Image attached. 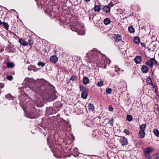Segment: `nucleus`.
<instances>
[{
	"mask_svg": "<svg viewBox=\"0 0 159 159\" xmlns=\"http://www.w3.org/2000/svg\"><path fill=\"white\" fill-rule=\"evenodd\" d=\"M101 53L96 49H93L90 51L88 53H87L86 57L88 58V61L91 63V62H96L99 59Z\"/></svg>",
	"mask_w": 159,
	"mask_h": 159,
	"instance_id": "nucleus-1",
	"label": "nucleus"
},
{
	"mask_svg": "<svg viewBox=\"0 0 159 159\" xmlns=\"http://www.w3.org/2000/svg\"><path fill=\"white\" fill-rule=\"evenodd\" d=\"M82 26V25L78 23L77 24L75 28H71V29L72 31H75L77 32L78 34L83 35L85 33L84 31L81 30Z\"/></svg>",
	"mask_w": 159,
	"mask_h": 159,
	"instance_id": "nucleus-2",
	"label": "nucleus"
},
{
	"mask_svg": "<svg viewBox=\"0 0 159 159\" xmlns=\"http://www.w3.org/2000/svg\"><path fill=\"white\" fill-rule=\"evenodd\" d=\"M145 64L150 67H152L153 65H157V61L154 59L152 58H150L148 61H147Z\"/></svg>",
	"mask_w": 159,
	"mask_h": 159,
	"instance_id": "nucleus-3",
	"label": "nucleus"
},
{
	"mask_svg": "<svg viewBox=\"0 0 159 159\" xmlns=\"http://www.w3.org/2000/svg\"><path fill=\"white\" fill-rule=\"evenodd\" d=\"M27 116L30 119H34L39 117L37 112L35 111L34 110L33 111L30 112L28 114Z\"/></svg>",
	"mask_w": 159,
	"mask_h": 159,
	"instance_id": "nucleus-4",
	"label": "nucleus"
},
{
	"mask_svg": "<svg viewBox=\"0 0 159 159\" xmlns=\"http://www.w3.org/2000/svg\"><path fill=\"white\" fill-rule=\"evenodd\" d=\"M154 150V149L150 147L146 148L144 150V152L146 156L149 159H150L149 157H150V153Z\"/></svg>",
	"mask_w": 159,
	"mask_h": 159,
	"instance_id": "nucleus-5",
	"label": "nucleus"
},
{
	"mask_svg": "<svg viewBox=\"0 0 159 159\" xmlns=\"http://www.w3.org/2000/svg\"><path fill=\"white\" fill-rule=\"evenodd\" d=\"M40 89L42 91H44L46 93H50V88L49 86L45 85H42L40 87Z\"/></svg>",
	"mask_w": 159,
	"mask_h": 159,
	"instance_id": "nucleus-6",
	"label": "nucleus"
},
{
	"mask_svg": "<svg viewBox=\"0 0 159 159\" xmlns=\"http://www.w3.org/2000/svg\"><path fill=\"white\" fill-rule=\"evenodd\" d=\"M120 142L122 146H124L128 144V142L127 139L124 137H122L120 139Z\"/></svg>",
	"mask_w": 159,
	"mask_h": 159,
	"instance_id": "nucleus-7",
	"label": "nucleus"
},
{
	"mask_svg": "<svg viewBox=\"0 0 159 159\" xmlns=\"http://www.w3.org/2000/svg\"><path fill=\"white\" fill-rule=\"evenodd\" d=\"M114 39H115V42L117 43L120 41L122 40V37L119 34H115L114 35Z\"/></svg>",
	"mask_w": 159,
	"mask_h": 159,
	"instance_id": "nucleus-8",
	"label": "nucleus"
},
{
	"mask_svg": "<svg viewBox=\"0 0 159 159\" xmlns=\"http://www.w3.org/2000/svg\"><path fill=\"white\" fill-rule=\"evenodd\" d=\"M127 85L125 83H120L119 84V88L121 90H125L126 89Z\"/></svg>",
	"mask_w": 159,
	"mask_h": 159,
	"instance_id": "nucleus-9",
	"label": "nucleus"
},
{
	"mask_svg": "<svg viewBox=\"0 0 159 159\" xmlns=\"http://www.w3.org/2000/svg\"><path fill=\"white\" fill-rule=\"evenodd\" d=\"M50 61L53 63H56L58 61V58L56 55L51 56L50 57Z\"/></svg>",
	"mask_w": 159,
	"mask_h": 159,
	"instance_id": "nucleus-10",
	"label": "nucleus"
},
{
	"mask_svg": "<svg viewBox=\"0 0 159 159\" xmlns=\"http://www.w3.org/2000/svg\"><path fill=\"white\" fill-rule=\"evenodd\" d=\"M134 61L136 64L140 63L141 61V57L140 56H136Z\"/></svg>",
	"mask_w": 159,
	"mask_h": 159,
	"instance_id": "nucleus-11",
	"label": "nucleus"
},
{
	"mask_svg": "<svg viewBox=\"0 0 159 159\" xmlns=\"http://www.w3.org/2000/svg\"><path fill=\"white\" fill-rule=\"evenodd\" d=\"M88 95V91H84L81 92V97L84 99H85L87 98Z\"/></svg>",
	"mask_w": 159,
	"mask_h": 159,
	"instance_id": "nucleus-12",
	"label": "nucleus"
},
{
	"mask_svg": "<svg viewBox=\"0 0 159 159\" xmlns=\"http://www.w3.org/2000/svg\"><path fill=\"white\" fill-rule=\"evenodd\" d=\"M19 42L21 45L23 46H27L28 44V43L26 41L22 39H20L19 40Z\"/></svg>",
	"mask_w": 159,
	"mask_h": 159,
	"instance_id": "nucleus-13",
	"label": "nucleus"
},
{
	"mask_svg": "<svg viewBox=\"0 0 159 159\" xmlns=\"http://www.w3.org/2000/svg\"><path fill=\"white\" fill-rule=\"evenodd\" d=\"M141 70L143 73H147L148 71V67L145 65L142 66Z\"/></svg>",
	"mask_w": 159,
	"mask_h": 159,
	"instance_id": "nucleus-14",
	"label": "nucleus"
},
{
	"mask_svg": "<svg viewBox=\"0 0 159 159\" xmlns=\"http://www.w3.org/2000/svg\"><path fill=\"white\" fill-rule=\"evenodd\" d=\"M104 12L107 13L110 11V7L108 6H105L102 9Z\"/></svg>",
	"mask_w": 159,
	"mask_h": 159,
	"instance_id": "nucleus-15",
	"label": "nucleus"
},
{
	"mask_svg": "<svg viewBox=\"0 0 159 159\" xmlns=\"http://www.w3.org/2000/svg\"><path fill=\"white\" fill-rule=\"evenodd\" d=\"M83 82L85 85H86L89 83V80L87 77H84L83 78Z\"/></svg>",
	"mask_w": 159,
	"mask_h": 159,
	"instance_id": "nucleus-16",
	"label": "nucleus"
},
{
	"mask_svg": "<svg viewBox=\"0 0 159 159\" xmlns=\"http://www.w3.org/2000/svg\"><path fill=\"white\" fill-rule=\"evenodd\" d=\"M139 136L140 138H143L144 137L145 135V133L144 131L140 130L139 132Z\"/></svg>",
	"mask_w": 159,
	"mask_h": 159,
	"instance_id": "nucleus-17",
	"label": "nucleus"
},
{
	"mask_svg": "<svg viewBox=\"0 0 159 159\" xmlns=\"http://www.w3.org/2000/svg\"><path fill=\"white\" fill-rule=\"evenodd\" d=\"M94 11L96 12H98L101 10V7L99 5H95L94 8Z\"/></svg>",
	"mask_w": 159,
	"mask_h": 159,
	"instance_id": "nucleus-18",
	"label": "nucleus"
},
{
	"mask_svg": "<svg viewBox=\"0 0 159 159\" xmlns=\"http://www.w3.org/2000/svg\"><path fill=\"white\" fill-rule=\"evenodd\" d=\"M103 22L105 25H107L110 23L111 20L110 19L107 18L104 19Z\"/></svg>",
	"mask_w": 159,
	"mask_h": 159,
	"instance_id": "nucleus-19",
	"label": "nucleus"
},
{
	"mask_svg": "<svg viewBox=\"0 0 159 159\" xmlns=\"http://www.w3.org/2000/svg\"><path fill=\"white\" fill-rule=\"evenodd\" d=\"M89 109L90 110L93 111L94 110V106L93 104H89L88 106Z\"/></svg>",
	"mask_w": 159,
	"mask_h": 159,
	"instance_id": "nucleus-20",
	"label": "nucleus"
},
{
	"mask_svg": "<svg viewBox=\"0 0 159 159\" xmlns=\"http://www.w3.org/2000/svg\"><path fill=\"white\" fill-rule=\"evenodd\" d=\"M14 66V65L11 62H9L7 63V66L8 68H12Z\"/></svg>",
	"mask_w": 159,
	"mask_h": 159,
	"instance_id": "nucleus-21",
	"label": "nucleus"
},
{
	"mask_svg": "<svg viewBox=\"0 0 159 159\" xmlns=\"http://www.w3.org/2000/svg\"><path fill=\"white\" fill-rule=\"evenodd\" d=\"M3 27L5 28L6 30H8L9 28V25L8 24L5 22H3L2 24Z\"/></svg>",
	"mask_w": 159,
	"mask_h": 159,
	"instance_id": "nucleus-22",
	"label": "nucleus"
},
{
	"mask_svg": "<svg viewBox=\"0 0 159 159\" xmlns=\"http://www.w3.org/2000/svg\"><path fill=\"white\" fill-rule=\"evenodd\" d=\"M146 125L145 124H143L140 125V129L141 131H144L145 129L146 128Z\"/></svg>",
	"mask_w": 159,
	"mask_h": 159,
	"instance_id": "nucleus-23",
	"label": "nucleus"
},
{
	"mask_svg": "<svg viewBox=\"0 0 159 159\" xmlns=\"http://www.w3.org/2000/svg\"><path fill=\"white\" fill-rule=\"evenodd\" d=\"M134 41L135 43L138 44L140 42V39L139 37H136L134 38Z\"/></svg>",
	"mask_w": 159,
	"mask_h": 159,
	"instance_id": "nucleus-24",
	"label": "nucleus"
},
{
	"mask_svg": "<svg viewBox=\"0 0 159 159\" xmlns=\"http://www.w3.org/2000/svg\"><path fill=\"white\" fill-rule=\"evenodd\" d=\"M28 44H29L31 47L33 44L34 41L32 38H30L28 40Z\"/></svg>",
	"mask_w": 159,
	"mask_h": 159,
	"instance_id": "nucleus-25",
	"label": "nucleus"
},
{
	"mask_svg": "<svg viewBox=\"0 0 159 159\" xmlns=\"http://www.w3.org/2000/svg\"><path fill=\"white\" fill-rule=\"evenodd\" d=\"M79 88L80 89V90L82 91V92L88 91L87 89L84 86L80 85Z\"/></svg>",
	"mask_w": 159,
	"mask_h": 159,
	"instance_id": "nucleus-26",
	"label": "nucleus"
},
{
	"mask_svg": "<svg viewBox=\"0 0 159 159\" xmlns=\"http://www.w3.org/2000/svg\"><path fill=\"white\" fill-rule=\"evenodd\" d=\"M146 82L147 84H152V80L150 77H149L147 79Z\"/></svg>",
	"mask_w": 159,
	"mask_h": 159,
	"instance_id": "nucleus-27",
	"label": "nucleus"
},
{
	"mask_svg": "<svg viewBox=\"0 0 159 159\" xmlns=\"http://www.w3.org/2000/svg\"><path fill=\"white\" fill-rule=\"evenodd\" d=\"M153 133L157 137L159 136V131L157 129H154L153 131Z\"/></svg>",
	"mask_w": 159,
	"mask_h": 159,
	"instance_id": "nucleus-28",
	"label": "nucleus"
},
{
	"mask_svg": "<svg viewBox=\"0 0 159 159\" xmlns=\"http://www.w3.org/2000/svg\"><path fill=\"white\" fill-rule=\"evenodd\" d=\"M128 30L131 33H133L134 32V29L132 26H129L128 28Z\"/></svg>",
	"mask_w": 159,
	"mask_h": 159,
	"instance_id": "nucleus-29",
	"label": "nucleus"
},
{
	"mask_svg": "<svg viewBox=\"0 0 159 159\" xmlns=\"http://www.w3.org/2000/svg\"><path fill=\"white\" fill-rule=\"evenodd\" d=\"M6 97L9 100L13 99V96L10 94H8L6 95Z\"/></svg>",
	"mask_w": 159,
	"mask_h": 159,
	"instance_id": "nucleus-30",
	"label": "nucleus"
},
{
	"mask_svg": "<svg viewBox=\"0 0 159 159\" xmlns=\"http://www.w3.org/2000/svg\"><path fill=\"white\" fill-rule=\"evenodd\" d=\"M127 120L129 121H131L133 120L132 117L130 115H127L126 117Z\"/></svg>",
	"mask_w": 159,
	"mask_h": 159,
	"instance_id": "nucleus-31",
	"label": "nucleus"
},
{
	"mask_svg": "<svg viewBox=\"0 0 159 159\" xmlns=\"http://www.w3.org/2000/svg\"><path fill=\"white\" fill-rule=\"evenodd\" d=\"M112 89H111V88H107L106 89V93L107 94H110L112 91Z\"/></svg>",
	"mask_w": 159,
	"mask_h": 159,
	"instance_id": "nucleus-32",
	"label": "nucleus"
},
{
	"mask_svg": "<svg viewBox=\"0 0 159 159\" xmlns=\"http://www.w3.org/2000/svg\"><path fill=\"white\" fill-rule=\"evenodd\" d=\"M38 65L39 66H41L42 67H43L45 66V63L41 61H40L38 62Z\"/></svg>",
	"mask_w": 159,
	"mask_h": 159,
	"instance_id": "nucleus-33",
	"label": "nucleus"
},
{
	"mask_svg": "<svg viewBox=\"0 0 159 159\" xmlns=\"http://www.w3.org/2000/svg\"><path fill=\"white\" fill-rule=\"evenodd\" d=\"M103 84V82L102 81H100L98 82L97 84V85L99 87H101L102 86Z\"/></svg>",
	"mask_w": 159,
	"mask_h": 159,
	"instance_id": "nucleus-34",
	"label": "nucleus"
},
{
	"mask_svg": "<svg viewBox=\"0 0 159 159\" xmlns=\"http://www.w3.org/2000/svg\"><path fill=\"white\" fill-rule=\"evenodd\" d=\"M77 77L75 76H72L70 79V81L72 80L73 81L76 80Z\"/></svg>",
	"mask_w": 159,
	"mask_h": 159,
	"instance_id": "nucleus-35",
	"label": "nucleus"
},
{
	"mask_svg": "<svg viewBox=\"0 0 159 159\" xmlns=\"http://www.w3.org/2000/svg\"><path fill=\"white\" fill-rule=\"evenodd\" d=\"M7 78L8 80H11L13 79V77L11 75L7 76Z\"/></svg>",
	"mask_w": 159,
	"mask_h": 159,
	"instance_id": "nucleus-36",
	"label": "nucleus"
},
{
	"mask_svg": "<svg viewBox=\"0 0 159 159\" xmlns=\"http://www.w3.org/2000/svg\"><path fill=\"white\" fill-rule=\"evenodd\" d=\"M151 84V88L152 89V90H155V91H156V89L155 85L153 84Z\"/></svg>",
	"mask_w": 159,
	"mask_h": 159,
	"instance_id": "nucleus-37",
	"label": "nucleus"
},
{
	"mask_svg": "<svg viewBox=\"0 0 159 159\" xmlns=\"http://www.w3.org/2000/svg\"><path fill=\"white\" fill-rule=\"evenodd\" d=\"M124 132L127 135L129 134V131L128 130L126 129H125L124 131Z\"/></svg>",
	"mask_w": 159,
	"mask_h": 159,
	"instance_id": "nucleus-38",
	"label": "nucleus"
},
{
	"mask_svg": "<svg viewBox=\"0 0 159 159\" xmlns=\"http://www.w3.org/2000/svg\"><path fill=\"white\" fill-rule=\"evenodd\" d=\"M108 110L109 111H112L113 110V108L111 106H109L108 107Z\"/></svg>",
	"mask_w": 159,
	"mask_h": 159,
	"instance_id": "nucleus-39",
	"label": "nucleus"
},
{
	"mask_svg": "<svg viewBox=\"0 0 159 159\" xmlns=\"http://www.w3.org/2000/svg\"><path fill=\"white\" fill-rule=\"evenodd\" d=\"M4 86V84L3 83H0V88H3Z\"/></svg>",
	"mask_w": 159,
	"mask_h": 159,
	"instance_id": "nucleus-40",
	"label": "nucleus"
},
{
	"mask_svg": "<svg viewBox=\"0 0 159 159\" xmlns=\"http://www.w3.org/2000/svg\"><path fill=\"white\" fill-rule=\"evenodd\" d=\"M113 3L111 2H110L108 4V6H109L110 7H112L113 6Z\"/></svg>",
	"mask_w": 159,
	"mask_h": 159,
	"instance_id": "nucleus-41",
	"label": "nucleus"
},
{
	"mask_svg": "<svg viewBox=\"0 0 159 159\" xmlns=\"http://www.w3.org/2000/svg\"><path fill=\"white\" fill-rule=\"evenodd\" d=\"M141 45L143 47L145 48V47H146V45H145V43H141Z\"/></svg>",
	"mask_w": 159,
	"mask_h": 159,
	"instance_id": "nucleus-42",
	"label": "nucleus"
},
{
	"mask_svg": "<svg viewBox=\"0 0 159 159\" xmlns=\"http://www.w3.org/2000/svg\"><path fill=\"white\" fill-rule=\"evenodd\" d=\"M4 48L3 47L2 48H0V52H2L4 51Z\"/></svg>",
	"mask_w": 159,
	"mask_h": 159,
	"instance_id": "nucleus-43",
	"label": "nucleus"
},
{
	"mask_svg": "<svg viewBox=\"0 0 159 159\" xmlns=\"http://www.w3.org/2000/svg\"><path fill=\"white\" fill-rule=\"evenodd\" d=\"M112 121H113V119H112L111 120H109V122H110V124L111 125H113V122H112Z\"/></svg>",
	"mask_w": 159,
	"mask_h": 159,
	"instance_id": "nucleus-44",
	"label": "nucleus"
},
{
	"mask_svg": "<svg viewBox=\"0 0 159 159\" xmlns=\"http://www.w3.org/2000/svg\"><path fill=\"white\" fill-rule=\"evenodd\" d=\"M136 143L137 144H138L140 143L138 141H136Z\"/></svg>",
	"mask_w": 159,
	"mask_h": 159,
	"instance_id": "nucleus-45",
	"label": "nucleus"
},
{
	"mask_svg": "<svg viewBox=\"0 0 159 159\" xmlns=\"http://www.w3.org/2000/svg\"><path fill=\"white\" fill-rule=\"evenodd\" d=\"M84 1L85 2H89L90 0H84Z\"/></svg>",
	"mask_w": 159,
	"mask_h": 159,
	"instance_id": "nucleus-46",
	"label": "nucleus"
},
{
	"mask_svg": "<svg viewBox=\"0 0 159 159\" xmlns=\"http://www.w3.org/2000/svg\"><path fill=\"white\" fill-rule=\"evenodd\" d=\"M3 22H2L0 20V25H1L2 24Z\"/></svg>",
	"mask_w": 159,
	"mask_h": 159,
	"instance_id": "nucleus-47",
	"label": "nucleus"
},
{
	"mask_svg": "<svg viewBox=\"0 0 159 159\" xmlns=\"http://www.w3.org/2000/svg\"><path fill=\"white\" fill-rule=\"evenodd\" d=\"M157 157L159 158V154L158 155Z\"/></svg>",
	"mask_w": 159,
	"mask_h": 159,
	"instance_id": "nucleus-48",
	"label": "nucleus"
}]
</instances>
